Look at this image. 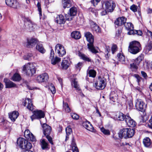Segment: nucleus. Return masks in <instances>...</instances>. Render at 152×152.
Masks as SVG:
<instances>
[{
	"label": "nucleus",
	"mask_w": 152,
	"mask_h": 152,
	"mask_svg": "<svg viewBox=\"0 0 152 152\" xmlns=\"http://www.w3.org/2000/svg\"><path fill=\"white\" fill-rule=\"evenodd\" d=\"M85 36L89 42L87 46L89 50L94 53H98V51L94 46V38L92 34L90 32H87L85 33Z\"/></svg>",
	"instance_id": "nucleus-1"
},
{
	"label": "nucleus",
	"mask_w": 152,
	"mask_h": 152,
	"mask_svg": "<svg viewBox=\"0 0 152 152\" xmlns=\"http://www.w3.org/2000/svg\"><path fill=\"white\" fill-rule=\"evenodd\" d=\"M141 49L140 43L136 41L130 42L128 47V51L131 53L135 54L139 53Z\"/></svg>",
	"instance_id": "nucleus-2"
},
{
	"label": "nucleus",
	"mask_w": 152,
	"mask_h": 152,
	"mask_svg": "<svg viewBox=\"0 0 152 152\" xmlns=\"http://www.w3.org/2000/svg\"><path fill=\"white\" fill-rule=\"evenodd\" d=\"M17 144L23 149H26L23 152H33L29 150L32 147L31 143L23 138H19L17 141Z\"/></svg>",
	"instance_id": "nucleus-3"
},
{
	"label": "nucleus",
	"mask_w": 152,
	"mask_h": 152,
	"mask_svg": "<svg viewBox=\"0 0 152 152\" xmlns=\"http://www.w3.org/2000/svg\"><path fill=\"white\" fill-rule=\"evenodd\" d=\"M135 131L133 129L125 128L120 130L118 134L120 138L126 139L132 137Z\"/></svg>",
	"instance_id": "nucleus-4"
},
{
	"label": "nucleus",
	"mask_w": 152,
	"mask_h": 152,
	"mask_svg": "<svg viewBox=\"0 0 152 152\" xmlns=\"http://www.w3.org/2000/svg\"><path fill=\"white\" fill-rule=\"evenodd\" d=\"M22 70L27 75L31 76L35 73L36 69L33 64L28 63L23 66Z\"/></svg>",
	"instance_id": "nucleus-5"
},
{
	"label": "nucleus",
	"mask_w": 152,
	"mask_h": 152,
	"mask_svg": "<svg viewBox=\"0 0 152 152\" xmlns=\"http://www.w3.org/2000/svg\"><path fill=\"white\" fill-rule=\"evenodd\" d=\"M102 7L103 10H106L107 12H112L115 7V4L113 1H106L102 2Z\"/></svg>",
	"instance_id": "nucleus-6"
},
{
	"label": "nucleus",
	"mask_w": 152,
	"mask_h": 152,
	"mask_svg": "<svg viewBox=\"0 0 152 152\" xmlns=\"http://www.w3.org/2000/svg\"><path fill=\"white\" fill-rule=\"evenodd\" d=\"M106 80L104 78L99 77L97 81L94 84V86L97 89H102L105 87Z\"/></svg>",
	"instance_id": "nucleus-7"
},
{
	"label": "nucleus",
	"mask_w": 152,
	"mask_h": 152,
	"mask_svg": "<svg viewBox=\"0 0 152 152\" xmlns=\"http://www.w3.org/2000/svg\"><path fill=\"white\" fill-rule=\"evenodd\" d=\"M77 12V10L76 7H74L70 8L68 14L65 15L66 20L69 21L72 20L73 17L76 15Z\"/></svg>",
	"instance_id": "nucleus-8"
},
{
	"label": "nucleus",
	"mask_w": 152,
	"mask_h": 152,
	"mask_svg": "<svg viewBox=\"0 0 152 152\" xmlns=\"http://www.w3.org/2000/svg\"><path fill=\"white\" fill-rule=\"evenodd\" d=\"M55 51L56 53L60 57H62L66 53L65 49L63 46L60 44H57L56 45L55 47Z\"/></svg>",
	"instance_id": "nucleus-9"
},
{
	"label": "nucleus",
	"mask_w": 152,
	"mask_h": 152,
	"mask_svg": "<svg viewBox=\"0 0 152 152\" xmlns=\"http://www.w3.org/2000/svg\"><path fill=\"white\" fill-rule=\"evenodd\" d=\"M33 113L34 114L30 117L32 121L35 119H39L43 118L45 116L44 113L41 110H35Z\"/></svg>",
	"instance_id": "nucleus-10"
},
{
	"label": "nucleus",
	"mask_w": 152,
	"mask_h": 152,
	"mask_svg": "<svg viewBox=\"0 0 152 152\" xmlns=\"http://www.w3.org/2000/svg\"><path fill=\"white\" fill-rule=\"evenodd\" d=\"M48 78V74L44 73L38 75L37 78V80L38 83L44 82L47 81Z\"/></svg>",
	"instance_id": "nucleus-11"
},
{
	"label": "nucleus",
	"mask_w": 152,
	"mask_h": 152,
	"mask_svg": "<svg viewBox=\"0 0 152 152\" xmlns=\"http://www.w3.org/2000/svg\"><path fill=\"white\" fill-rule=\"evenodd\" d=\"M125 121L129 126L133 127L136 125L135 122L128 115H125Z\"/></svg>",
	"instance_id": "nucleus-12"
},
{
	"label": "nucleus",
	"mask_w": 152,
	"mask_h": 152,
	"mask_svg": "<svg viewBox=\"0 0 152 152\" xmlns=\"http://www.w3.org/2000/svg\"><path fill=\"white\" fill-rule=\"evenodd\" d=\"M24 25L26 29L30 31H33L36 27V25L32 23L31 21L27 20L25 23Z\"/></svg>",
	"instance_id": "nucleus-13"
},
{
	"label": "nucleus",
	"mask_w": 152,
	"mask_h": 152,
	"mask_svg": "<svg viewBox=\"0 0 152 152\" xmlns=\"http://www.w3.org/2000/svg\"><path fill=\"white\" fill-rule=\"evenodd\" d=\"M145 105L144 102L140 100H137L136 102L135 107L136 109L140 111H142L144 110Z\"/></svg>",
	"instance_id": "nucleus-14"
},
{
	"label": "nucleus",
	"mask_w": 152,
	"mask_h": 152,
	"mask_svg": "<svg viewBox=\"0 0 152 152\" xmlns=\"http://www.w3.org/2000/svg\"><path fill=\"white\" fill-rule=\"evenodd\" d=\"M125 28L129 31L127 34L129 35H131L133 33L134 26L131 23H125L124 25Z\"/></svg>",
	"instance_id": "nucleus-15"
},
{
	"label": "nucleus",
	"mask_w": 152,
	"mask_h": 152,
	"mask_svg": "<svg viewBox=\"0 0 152 152\" xmlns=\"http://www.w3.org/2000/svg\"><path fill=\"white\" fill-rule=\"evenodd\" d=\"M126 18L124 17H122L118 18L115 21V23L117 26H121L124 25L126 23Z\"/></svg>",
	"instance_id": "nucleus-16"
},
{
	"label": "nucleus",
	"mask_w": 152,
	"mask_h": 152,
	"mask_svg": "<svg viewBox=\"0 0 152 152\" xmlns=\"http://www.w3.org/2000/svg\"><path fill=\"white\" fill-rule=\"evenodd\" d=\"M42 126L44 135H49L51 131V127L46 124H43L42 125Z\"/></svg>",
	"instance_id": "nucleus-17"
},
{
	"label": "nucleus",
	"mask_w": 152,
	"mask_h": 152,
	"mask_svg": "<svg viewBox=\"0 0 152 152\" xmlns=\"http://www.w3.org/2000/svg\"><path fill=\"white\" fill-rule=\"evenodd\" d=\"M24 105L29 110L32 111L34 109L33 106L31 99L27 98L26 99Z\"/></svg>",
	"instance_id": "nucleus-18"
},
{
	"label": "nucleus",
	"mask_w": 152,
	"mask_h": 152,
	"mask_svg": "<svg viewBox=\"0 0 152 152\" xmlns=\"http://www.w3.org/2000/svg\"><path fill=\"white\" fill-rule=\"evenodd\" d=\"M55 21L59 24H64L65 22L64 16L62 15H58L55 19Z\"/></svg>",
	"instance_id": "nucleus-19"
},
{
	"label": "nucleus",
	"mask_w": 152,
	"mask_h": 152,
	"mask_svg": "<svg viewBox=\"0 0 152 152\" xmlns=\"http://www.w3.org/2000/svg\"><path fill=\"white\" fill-rule=\"evenodd\" d=\"M4 82L5 83L6 88H11L16 87V85L15 84L7 78L4 79Z\"/></svg>",
	"instance_id": "nucleus-20"
},
{
	"label": "nucleus",
	"mask_w": 152,
	"mask_h": 152,
	"mask_svg": "<svg viewBox=\"0 0 152 152\" xmlns=\"http://www.w3.org/2000/svg\"><path fill=\"white\" fill-rule=\"evenodd\" d=\"M143 142L144 146L146 147L151 148L152 147V143L148 137H145L143 140Z\"/></svg>",
	"instance_id": "nucleus-21"
},
{
	"label": "nucleus",
	"mask_w": 152,
	"mask_h": 152,
	"mask_svg": "<svg viewBox=\"0 0 152 152\" xmlns=\"http://www.w3.org/2000/svg\"><path fill=\"white\" fill-rule=\"evenodd\" d=\"M37 42V40L34 38L28 39L27 40V47L28 48H32L34 46Z\"/></svg>",
	"instance_id": "nucleus-22"
},
{
	"label": "nucleus",
	"mask_w": 152,
	"mask_h": 152,
	"mask_svg": "<svg viewBox=\"0 0 152 152\" xmlns=\"http://www.w3.org/2000/svg\"><path fill=\"white\" fill-rule=\"evenodd\" d=\"M19 115L18 112L15 111L9 114V117L12 121H14Z\"/></svg>",
	"instance_id": "nucleus-23"
},
{
	"label": "nucleus",
	"mask_w": 152,
	"mask_h": 152,
	"mask_svg": "<svg viewBox=\"0 0 152 152\" xmlns=\"http://www.w3.org/2000/svg\"><path fill=\"white\" fill-rule=\"evenodd\" d=\"M125 115L121 113H117L115 115L114 118L116 119L119 121H123L125 120Z\"/></svg>",
	"instance_id": "nucleus-24"
},
{
	"label": "nucleus",
	"mask_w": 152,
	"mask_h": 152,
	"mask_svg": "<svg viewBox=\"0 0 152 152\" xmlns=\"http://www.w3.org/2000/svg\"><path fill=\"white\" fill-rule=\"evenodd\" d=\"M71 36L72 37L75 39H77L80 38L81 35L79 31H75L72 33Z\"/></svg>",
	"instance_id": "nucleus-25"
},
{
	"label": "nucleus",
	"mask_w": 152,
	"mask_h": 152,
	"mask_svg": "<svg viewBox=\"0 0 152 152\" xmlns=\"http://www.w3.org/2000/svg\"><path fill=\"white\" fill-rule=\"evenodd\" d=\"M70 64L69 61L66 60H63L61 63L62 68L64 69H66L69 67Z\"/></svg>",
	"instance_id": "nucleus-26"
},
{
	"label": "nucleus",
	"mask_w": 152,
	"mask_h": 152,
	"mask_svg": "<svg viewBox=\"0 0 152 152\" xmlns=\"http://www.w3.org/2000/svg\"><path fill=\"white\" fill-rule=\"evenodd\" d=\"M63 7L64 8H69L71 6V2L70 0H63L62 1Z\"/></svg>",
	"instance_id": "nucleus-27"
},
{
	"label": "nucleus",
	"mask_w": 152,
	"mask_h": 152,
	"mask_svg": "<svg viewBox=\"0 0 152 152\" xmlns=\"http://www.w3.org/2000/svg\"><path fill=\"white\" fill-rule=\"evenodd\" d=\"M36 49L42 53H44L45 52V50L44 49L42 45L40 43L37 44L36 47Z\"/></svg>",
	"instance_id": "nucleus-28"
},
{
	"label": "nucleus",
	"mask_w": 152,
	"mask_h": 152,
	"mask_svg": "<svg viewBox=\"0 0 152 152\" xmlns=\"http://www.w3.org/2000/svg\"><path fill=\"white\" fill-rule=\"evenodd\" d=\"M144 58V56L142 54H141L134 60V62L138 66L140 62Z\"/></svg>",
	"instance_id": "nucleus-29"
},
{
	"label": "nucleus",
	"mask_w": 152,
	"mask_h": 152,
	"mask_svg": "<svg viewBox=\"0 0 152 152\" xmlns=\"http://www.w3.org/2000/svg\"><path fill=\"white\" fill-rule=\"evenodd\" d=\"M117 57L118 60L122 64H124L125 62V58L124 55L121 53H119L117 55Z\"/></svg>",
	"instance_id": "nucleus-30"
},
{
	"label": "nucleus",
	"mask_w": 152,
	"mask_h": 152,
	"mask_svg": "<svg viewBox=\"0 0 152 152\" xmlns=\"http://www.w3.org/2000/svg\"><path fill=\"white\" fill-rule=\"evenodd\" d=\"M92 31L96 33H99L100 31V28L99 26L95 23L92 24L91 26Z\"/></svg>",
	"instance_id": "nucleus-31"
},
{
	"label": "nucleus",
	"mask_w": 152,
	"mask_h": 152,
	"mask_svg": "<svg viewBox=\"0 0 152 152\" xmlns=\"http://www.w3.org/2000/svg\"><path fill=\"white\" fill-rule=\"evenodd\" d=\"M63 109L66 113H69L71 111V109L67 103L64 102H63Z\"/></svg>",
	"instance_id": "nucleus-32"
},
{
	"label": "nucleus",
	"mask_w": 152,
	"mask_h": 152,
	"mask_svg": "<svg viewBox=\"0 0 152 152\" xmlns=\"http://www.w3.org/2000/svg\"><path fill=\"white\" fill-rule=\"evenodd\" d=\"M20 6L19 3L16 0H14L11 7L17 9Z\"/></svg>",
	"instance_id": "nucleus-33"
},
{
	"label": "nucleus",
	"mask_w": 152,
	"mask_h": 152,
	"mask_svg": "<svg viewBox=\"0 0 152 152\" xmlns=\"http://www.w3.org/2000/svg\"><path fill=\"white\" fill-rule=\"evenodd\" d=\"M12 80L14 81H19L21 79L20 76L18 73H15L14 75L12 77Z\"/></svg>",
	"instance_id": "nucleus-34"
},
{
	"label": "nucleus",
	"mask_w": 152,
	"mask_h": 152,
	"mask_svg": "<svg viewBox=\"0 0 152 152\" xmlns=\"http://www.w3.org/2000/svg\"><path fill=\"white\" fill-rule=\"evenodd\" d=\"M51 63L53 65H55L61 61V59L59 58L56 56L55 58L51 59Z\"/></svg>",
	"instance_id": "nucleus-35"
},
{
	"label": "nucleus",
	"mask_w": 152,
	"mask_h": 152,
	"mask_svg": "<svg viewBox=\"0 0 152 152\" xmlns=\"http://www.w3.org/2000/svg\"><path fill=\"white\" fill-rule=\"evenodd\" d=\"M41 142V145L43 149L47 148L48 147V144L45 141V140L42 139L40 140Z\"/></svg>",
	"instance_id": "nucleus-36"
},
{
	"label": "nucleus",
	"mask_w": 152,
	"mask_h": 152,
	"mask_svg": "<svg viewBox=\"0 0 152 152\" xmlns=\"http://www.w3.org/2000/svg\"><path fill=\"white\" fill-rule=\"evenodd\" d=\"M66 141L68 140L69 138V136L70 135L72 132V129L69 127H67L66 129Z\"/></svg>",
	"instance_id": "nucleus-37"
},
{
	"label": "nucleus",
	"mask_w": 152,
	"mask_h": 152,
	"mask_svg": "<svg viewBox=\"0 0 152 152\" xmlns=\"http://www.w3.org/2000/svg\"><path fill=\"white\" fill-rule=\"evenodd\" d=\"M72 86L77 90H79V85L75 79H74L72 82Z\"/></svg>",
	"instance_id": "nucleus-38"
},
{
	"label": "nucleus",
	"mask_w": 152,
	"mask_h": 152,
	"mask_svg": "<svg viewBox=\"0 0 152 152\" xmlns=\"http://www.w3.org/2000/svg\"><path fill=\"white\" fill-rule=\"evenodd\" d=\"M80 56L82 59L85 61L89 62L91 60L88 58L84 54L80 53Z\"/></svg>",
	"instance_id": "nucleus-39"
},
{
	"label": "nucleus",
	"mask_w": 152,
	"mask_h": 152,
	"mask_svg": "<svg viewBox=\"0 0 152 152\" xmlns=\"http://www.w3.org/2000/svg\"><path fill=\"white\" fill-rule=\"evenodd\" d=\"M130 68L132 70L135 71L138 68V65L134 62L130 64Z\"/></svg>",
	"instance_id": "nucleus-40"
},
{
	"label": "nucleus",
	"mask_w": 152,
	"mask_h": 152,
	"mask_svg": "<svg viewBox=\"0 0 152 152\" xmlns=\"http://www.w3.org/2000/svg\"><path fill=\"white\" fill-rule=\"evenodd\" d=\"M72 149L73 152H79L77 147L76 146V144L74 141V140H72Z\"/></svg>",
	"instance_id": "nucleus-41"
},
{
	"label": "nucleus",
	"mask_w": 152,
	"mask_h": 152,
	"mask_svg": "<svg viewBox=\"0 0 152 152\" xmlns=\"http://www.w3.org/2000/svg\"><path fill=\"white\" fill-rule=\"evenodd\" d=\"M145 48L148 52L151 50L152 49V42H149L146 46Z\"/></svg>",
	"instance_id": "nucleus-42"
},
{
	"label": "nucleus",
	"mask_w": 152,
	"mask_h": 152,
	"mask_svg": "<svg viewBox=\"0 0 152 152\" xmlns=\"http://www.w3.org/2000/svg\"><path fill=\"white\" fill-rule=\"evenodd\" d=\"M101 131L105 135H109L110 132L109 130L105 129L104 127H102L100 129Z\"/></svg>",
	"instance_id": "nucleus-43"
},
{
	"label": "nucleus",
	"mask_w": 152,
	"mask_h": 152,
	"mask_svg": "<svg viewBox=\"0 0 152 152\" xmlns=\"http://www.w3.org/2000/svg\"><path fill=\"white\" fill-rule=\"evenodd\" d=\"M88 74L90 77H94L96 75V72L94 70H90L89 71Z\"/></svg>",
	"instance_id": "nucleus-44"
},
{
	"label": "nucleus",
	"mask_w": 152,
	"mask_h": 152,
	"mask_svg": "<svg viewBox=\"0 0 152 152\" xmlns=\"http://www.w3.org/2000/svg\"><path fill=\"white\" fill-rule=\"evenodd\" d=\"M37 6L38 9V10L39 12V15L40 17L42 16V10L41 7V4L39 2L37 3Z\"/></svg>",
	"instance_id": "nucleus-45"
},
{
	"label": "nucleus",
	"mask_w": 152,
	"mask_h": 152,
	"mask_svg": "<svg viewBox=\"0 0 152 152\" xmlns=\"http://www.w3.org/2000/svg\"><path fill=\"white\" fill-rule=\"evenodd\" d=\"M29 136V137L27 138L26 139L32 141H35L36 140V138L33 134L31 133Z\"/></svg>",
	"instance_id": "nucleus-46"
},
{
	"label": "nucleus",
	"mask_w": 152,
	"mask_h": 152,
	"mask_svg": "<svg viewBox=\"0 0 152 152\" xmlns=\"http://www.w3.org/2000/svg\"><path fill=\"white\" fill-rule=\"evenodd\" d=\"M49 89L53 94H54L55 93L56 90L54 86L53 85L51 84L50 85Z\"/></svg>",
	"instance_id": "nucleus-47"
},
{
	"label": "nucleus",
	"mask_w": 152,
	"mask_h": 152,
	"mask_svg": "<svg viewBox=\"0 0 152 152\" xmlns=\"http://www.w3.org/2000/svg\"><path fill=\"white\" fill-rule=\"evenodd\" d=\"M33 55L32 54L29 53L26 56H25L24 57V59L25 60H26L28 61L31 60V57Z\"/></svg>",
	"instance_id": "nucleus-48"
},
{
	"label": "nucleus",
	"mask_w": 152,
	"mask_h": 152,
	"mask_svg": "<svg viewBox=\"0 0 152 152\" xmlns=\"http://www.w3.org/2000/svg\"><path fill=\"white\" fill-rule=\"evenodd\" d=\"M134 76L136 79L138 83V85H139V83L142 79V78L137 74L134 75Z\"/></svg>",
	"instance_id": "nucleus-49"
},
{
	"label": "nucleus",
	"mask_w": 152,
	"mask_h": 152,
	"mask_svg": "<svg viewBox=\"0 0 152 152\" xmlns=\"http://www.w3.org/2000/svg\"><path fill=\"white\" fill-rule=\"evenodd\" d=\"M31 132L28 129L26 130L24 132V135L25 137L26 138H27L29 137V136L31 134Z\"/></svg>",
	"instance_id": "nucleus-50"
},
{
	"label": "nucleus",
	"mask_w": 152,
	"mask_h": 152,
	"mask_svg": "<svg viewBox=\"0 0 152 152\" xmlns=\"http://www.w3.org/2000/svg\"><path fill=\"white\" fill-rule=\"evenodd\" d=\"M87 127L85 128L87 130L90 131H92L93 130V127L92 125L90 124V122L89 123V125L87 126Z\"/></svg>",
	"instance_id": "nucleus-51"
},
{
	"label": "nucleus",
	"mask_w": 152,
	"mask_h": 152,
	"mask_svg": "<svg viewBox=\"0 0 152 152\" xmlns=\"http://www.w3.org/2000/svg\"><path fill=\"white\" fill-rule=\"evenodd\" d=\"M117 47L115 45H113L111 48V50L112 53L113 54L115 52H116L117 50Z\"/></svg>",
	"instance_id": "nucleus-52"
},
{
	"label": "nucleus",
	"mask_w": 152,
	"mask_h": 152,
	"mask_svg": "<svg viewBox=\"0 0 152 152\" xmlns=\"http://www.w3.org/2000/svg\"><path fill=\"white\" fill-rule=\"evenodd\" d=\"M142 34V31L140 30H133V33L132 34H137L138 35L141 36Z\"/></svg>",
	"instance_id": "nucleus-53"
},
{
	"label": "nucleus",
	"mask_w": 152,
	"mask_h": 152,
	"mask_svg": "<svg viewBox=\"0 0 152 152\" xmlns=\"http://www.w3.org/2000/svg\"><path fill=\"white\" fill-rule=\"evenodd\" d=\"M71 116L73 119L75 120H77L79 118L78 115L75 113L71 114Z\"/></svg>",
	"instance_id": "nucleus-54"
},
{
	"label": "nucleus",
	"mask_w": 152,
	"mask_h": 152,
	"mask_svg": "<svg viewBox=\"0 0 152 152\" xmlns=\"http://www.w3.org/2000/svg\"><path fill=\"white\" fill-rule=\"evenodd\" d=\"M14 0H5V3L8 6L11 7Z\"/></svg>",
	"instance_id": "nucleus-55"
},
{
	"label": "nucleus",
	"mask_w": 152,
	"mask_h": 152,
	"mask_svg": "<svg viewBox=\"0 0 152 152\" xmlns=\"http://www.w3.org/2000/svg\"><path fill=\"white\" fill-rule=\"evenodd\" d=\"M130 9L134 12H137V7L135 5H133L130 7Z\"/></svg>",
	"instance_id": "nucleus-56"
},
{
	"label": "nucleus",
	"mask_w": 152,
	"mask_h": 152,
	"mask_svg": "<svg viewBox=\"0 0 152 152\" xmlns=\"http://www.w3.org/2000/svg\"><path fill=\"white\" fill-rule=\"evenodd\" d=\"M110 99L113 102H115V100L117 99V97L116 96V94H115V96H113L112 94H111L110 95Z\"/></svg>",
	"instance_id": "nucleus-57"
},
{
	"label": "nucleus",
	"mask_w": 152,
	"mask_h": 152,
	"mask_svg": "<svg viewBox=\"0 0 152 152\" xmlns=\"http://www.w3.org/2000/svg\"><path fill=\"white\" fill-rule=\"evenodd\" d=\"M49 135H45L47 139H48L49 142L52 145L53 144L52 138Z\"/></svg>",
	"instance_id": "nucleus-58"
},
{
	"label": "nucleus",
	"mask_w": 152,
	"mask_h": 152,
	"mask_svg": "<svg viewBox=\"0 0 152 152\" xmlns=\"http://www.w3.org/2000/svg\"><path fill=\"white\" fill-rule=\"evenodd\" d=\"M100 1V0H92L91 1L93 5L95 6Z\"/></svg>",
	"instance_id": "nucleus-59"
},
{
	"label": "nucleus",
	"mask_w": 152,
	"mask_h": 152,
	"mask_svg": "<svg viewBox=\"0 0 152 152\" xmlns=\"http://www.w3.org/2000/svg\"><path fill=\"white\" fill-rule=\"evenodd\" d=\"M54 51L53 49L51 50V52L50 54V59H53L54 57Z\"/></svg>",
	"instance_id": "nucleus-60"
},
{
	"label": "nucleus",
	"mask_w": 152,
	"mask_h": 152,
	"mask_svg": "<svg viewBox=\"0 0 152 152\" xmlns=\"http://www.w3.org/2000/svg\"><path fill=\"white\" fill-rule=\"evenodd\" d=\"M90 122L88 121H84L83 123V125L85 128L87 127V126L89 125Z\"/></svg>",
	"instance_id": "nucleus-61"
},
{
	"label": "nucleus",
	"mask_w": 152,
	"mask_h": 152,
	"mask_svg": "<svg viewBox=\"0 0 152 152\" xmlns=\"http://www.w3.org/2000/svg\"><path fill=\"white\" fill-rule=\"evenodd\" d=\"M128 106L129 107V109H131L133 107V104L132 102L130 101L129 102Z\"/></svg>",
	"instance_id": "nucleus-62"
},
{
	"label": "nucleus",
	"mask_w": 152,
	"mask_h": 152,
	"mask_svg": "<svg viewBox=\"0 0 152 152\" xmlns=\"http://www.w3.org/2000/svg\"><path fill=\"white\" fill-rule=\"evenodd\" d=\"M82 65V63L80 62L78 63L77 65H76V67L78 69L80 70L81 68V67Z\"/></svg>",
	"instance_id": "nucleus-63"
},
{
	"label": "nucleus",
	"mask_w": 152,
	"mask_h": 152,
	"mask_svg": "<svg viewBox=\"0 0 152 152\" xmlns=\"http://www.w3.org/2000/svg\"><path fill=\"white\" fill-rule=\"evenodd\" d=\"M141 73L142 76L145 79H146L147 77V75L146 73L144 71H142L141 72Z\"/></svg>",
	"instance_id": "nucleus-64"
}]
</instances>
